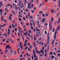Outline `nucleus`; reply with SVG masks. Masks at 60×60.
<instances>
[{
    "label": "nucleus",
    "mask_w": 60,
    "mask_h": 60,
    "mask_svg": "<svg viewBox=\"0 0 60 60\" xmlns=\"http://www.w3.org/2000/svg\"><path fill=\"white\" fill-rule=\"evenodd\" d=\"M49 33H48L47 34V39L48 40L47 41V45H49V36L50 35Z\"/></svg>",
    "instance_id": "f257e3e1"
},
{
    "label": "nucleus",
    "mask_w": 60,
    "mask_h": 60,
    "mask_svg": "<svg viewBox=\"0 0 60 60\" xmlns=\"http://www.w3.org/2000/svg\"><path fill=\"white\" fill-rule=\"evenodd\" d=\"M57 30H56L54 33V40L55 41L56 40V34H57Z\"/></svg>",
    "instance_id": "f03ea898"
},
{
    "label": "nucleus",
    "mask_w": 60,
    "mask_h": 60,
    "mask_svg": "<svg viewBox=\"0 0 60 60\" xmlns=\"http://www.w3.org/2000/svg\"><path fill=\"white\" fill-rule=\"evenodd\" d=\"M31 6V4L29 2L28 4V9H29L30 8H32V7H30Z\"/></svg>",
    "instance_id": "7ed1b4c3"
},
{
    "label": "nucleus",
    "mask_w": 60,
    "mask_h": 60,
    "mask_svg": "<svg viewBox=\"0 0 60 60\" xmlns=\"http://www.w3.org/2000/svg\"><path fill=\"white\" fill-rule=\"evenodd\" d=\"M52 23V22H51V21H50L49 22V26L51 28H52V26H51V24Z\"/></svg>",
    "instance_id": "20e7f679"
},
{
    "label": "nucleus",
    "mask_w": 60,
    "mask_h": 60,
    "mask_svg": "<svg viewBox=\"0 0 60 60\" xmlns=\"http://www.w3.org/2000/svg\"><path fill=\"white\" fill-rule=\"evenodd\" d=\"M42 21H41L42 23H43L45 21V20H46V19L45 18H44L43 19H42Z\"/></svg>",
    "instance_id": "39448f33"
},
{
    "label": "nucleus",
    "mask_w": 60,
    "mask_h": 60,
    "mask_svg": "<svg viewBox=\"0 0 60 60\" xmlns=\"http://www.w3.org/2000/svg\"><path fill=\"white\" fill-rule=\"evenodd\" d=\"M36 53H38V54H41V53L39 51L37 50L36 51Z\"/></svg>",
    "instance_id": "423d86ee"
},
{
    "label": "nucleus",
    "mask_w": 60,
    "mask_h": 60,
    "mask_svg": "<svg viewBox=\"0 0 60 60\" xmlns=\"http://www.w3.org/2000/svg\"><path fill=\"white\" fill-rule=\"evenodd\" d=\"M10 46V45H7L6 47V49H7L8 48V49L9 47Z\"/></svg>",
    "instance_id": "0eeeda50"
},
{
    "label": "nucleus",
    "mask_w": 60,
    "mask_h": 60,
    "mask_svg": "<svg viewBox=\"0 0 60 60\" xmlns=\"http://www.w3.org/2000/svg\"><path fill=\"white\" fill-rule=\"evenodd\" d=\"M58 3L59 4V7H60V0L58 1Z\"/></svg>",
    "instance_id": "6e6552de"
},
{
    "label": "nucleus",
    "mask_w": 60,
    "mask_h": 60,
    "mask_svg": "<svg viewBox=\"0 0 60 60\" xmlns=\"http://www.w3.org/2000/svg\"><path fill=\"white\" fill-rule=\"evenodd\" d=\"M59 27H60V26L59 25L57 27V31H58V30H59Z\"/></svg>",
    "instance_id": "1a4fd4ad"
},
{
    "label": "nucleus",
    "mask_w": 60,
    "mask_h": 60,
    "mask_svg": "<svg viewBox=\"0 0 60 60\" xmlns=\"http://www.w3.org/2000/svg\"><path fill=\"white\" fill-rule=\"evenodd\" d=\"M60 13L59 12L58 13L57 15V17H58L59 15V14H60Z\"/></svg>",
    "instance_id": "9d476101"
},
{
    "label": "nucleus",
    "mask_w": 60,
    "mask_h": 60,
    "mask_svg": "<svg viewBox=\"0 0 60 60\" xmlns=\"http://www.w3.org/2000/svg\"><path fill=\"white\" fill-rule=\"evenodd\" d=\"M54 11V10L53 9H52L51 10V13H53V11Z\"/></svg>",
    "instance_id": "9b49d317"
},
{
    "label": "nucleus",
    "mask_w": 60,
    "mask_h": 60,
    "mask_svg": "<svg viewBox=\"0 0 60 60\" xmlns=\"http://www.w3.org/2000/svg\"><path fill=\"white\" fill-rule=\"evenodd\" d=\"M38 35H40L41 34V32H39V31H38Z\"/></svg>",
    "instance_id": "f8f14e48"
},
{
    "label": "nucleus",
    "mask_w": 60,
    "mask_h": 60,
    "mask_svg": "<svg viewBox=\"0 0 60 60\" xmlns=\"http://www.w3.org/2000/svg\"><path fill=\"white\" fill-rule=\"evenodd\" d=\"M33 44L34 45V47H35L36 45H35V42H33Z\"/></svg>",
    "instance_id": "ddd939ff"
},
{
    "label": "nucleus",
    "mask_w": 60,
    "mask_h": 60,
    "mask_svg": "<svg viewBox=\"0 0 60 60\" xmlns=\"http://www.w3.org/2000/svg\"><path fill=\"white\" fill-rule=\"evenodd\" d=\"M33 54H35V51H34V50H33Z\"/></svg>",
    "instance_id": "4468645a"
},
{
    "label": "nucleus",
    "mask_w": 60,
    "mask_h": 60,
    "mask_svg": "<svg viewBox=\"0 0 60 60\" xmlns=\"http://www.w3.org/2000/svg\"><path fill=\"white\" fill-rule=\"evenodd\" d=\"M55 31V28H53V29L52 30V32H54Z\"/></svg>",
    "instance_id": "2eb2a0df"
},
{
    "label": "nucleus",
    "mask_w": 60,
    "mask_h": 60,
    "mask_svg": "<svg viewBox=\"0 0 60 60\" xmlns=\"http://www.w3.org/2000/svg\"><path fill=\"white\" fill-rule=\"evenodd\" d=\"M33 26H34V24H35V23L34 22V21H33Z\"/></svg>",
    "instance_id": "dca6fc26"
},
{
    "label": "nucleus",
    "mask_w": 60,
    "mask_h": 60,
    "mask_svg": "<svg viewBox=\"0 0 60 60\" xmlns=\"http://www.w3.org/2000/svg\"><path fill=\"white\" fill-rule=\"evenodd\" d=\"M54 40H53L52 42V45H53L54 44Z\"/></svg>",
    "instance_id": "f3484780"
},
{
    "label": "nucleus",
    "mask_w": 60,
    "mask_h": 60,
    "mask_svg": "<svg viewBox=\"0 0 60 60\" xmlns=\"http://www.w3.org/2000/svg\"><path fill=\"white\" fill-rule=\"evenodd\" d=\"M4 35L5 36H6V37H7V35L6 34V33H4Z\"/></svg>",
    "instance_id": "a211bd4d"
},
{
    "label": "nucleus",
    "mask_w": 60,
    "mask_h": 60,
    "mask_svg": "<svg viewBox=\"0 0 60 60\" xmlns=\"http://www.w3.org/2000/svg\"><path fill=\"white\" fill-rule=\"evenodd\" d=\"M15 7L16 10H18V8H17V6H15Z\"/></svg>",
    "instance_id": "6ab92c4d"
},
{
    "label": "nucleus",
    "mask_w": 60,
    "mask_h": 60,
    "mask_svg": "<svg viewBox=\"0 0 60 60\" xmlns=\"http://www.w3.org/2000/svg\"><path fill=\"white\" fill-rule=\"evenodd\" d=\"M26 43H24V46L25 47L26 46Z\"/></svg>",
    "instance_id": "aec40b11"
},
{
    "label": "nucleus",
    "mask_w": 60,
    "mask_h": 60,
    "mask_svg": "<svg viewBox=\"0 0 60 60\" xmlns=\"http://www.w3.org/2000/svg\"><path fill=\"white\" fill-rule=\"evenodd\" d=\"M28 49V48H27V46H26V48H25V49L24 50H25L26 49Z\"/></svg>",
    "instance_id": "412c9836"
},
{
    "label": "nucleus",
    "mask_w": 60,
    "mask_h": 60,
    "mask_svg": "<svg viewBox=\"0 0 60 60\" xmlns=\"http://www.w3.org/2000/svg\"><path fill=\"white\" fill-rule=\"evenodd\" d=\"M30 26H32V23H30Z\"/></svg>",
    "instance_id": "4be33fe9"
},
{
    "label": "nucleus",
    "mask_w": 60,
    "mask_h": 60,
    "mask_svg": "<svg viewBox=\"0 0 60 60\" xmlns=\"http://www.w3.org/2000/svg\"><path fill=\"white\" fill-rule=\"evenodd\" d=\"M26 39H29V40H30V38L28 37H26Z\"/></svg>",
    "instance_id": "5701e85b"
},
{
    "label": "nucleus",
    "mask_w": 60,
    "mask_h": 60,
    "mask_svg": "<svg viewBox=\"0 0 60 60\" xmlns=\"http://www.w3.org/2000/svg\"><path fill=\"white\" fill-rule=\"evenodd\" d=\"M0 27H4L3 25H0Z\"/></svg>",
    "instance_id": "b1692460"
},
{
    "label": "nucleus",
    "mask_w": 60,
    "mask_h": 60,
    "mask_svg": "<svg viewBox=\"0 0 60 60\" xmlns=\"http://www.w3.org/2000/svg\"><path fill=\"white\" fill-rule=\"evenodd\" d=\"M51 20L52 21H53V17H52L51 19Z\"/></svg>",
    "instance_id": "393cba45"
},
{
    "label": "nucleus",
    "mask_w": 60,
    "mask_h": 60,
    "mask_svg": "<svg viewBox=\"0 0 60 60\" xmlns=\"http://www.w3.org/2000/svg\"><path fill=\"white\" fill-rule=\"evenodd\" d=\"M28 15L29 18V16H30V14L29 13H28Z\"/></svg>",
    "instance_id": "a878e982"
},
{
    "label": "nucleus",
    "mask_w": 60,
    "mask_h": 60,
    "mask_svg": "<svg viewBox=\"0 0 60 60\" xmlns=\"http://www.w3.org/2000/svg\"><path fill=\"white\" fill-rule=\"evenodd\" d=\"M4 22H6V23H7V21H6V20L5 19H4Z\"/></svg>",
    "instance_id": "bb28decb"
},
{
    "label": "nucleus",
    "mask_w": 60,
    "mask_h": 60,
    "mask_svg": "<svg viewBox=\"0 0 60 60\" xmlns=\"http://www.w3.org/2000/svg\"><path fill=\"white\" fill-rule=\"evenodd\" d=\"M6 42L7 43H9V41L8 40H7V41H6Z\"/></svg>",
    "instance_id": "cd10ccee"
},
{
    "label": "nucleus",
    "mask_w": 60,
    "mask_h": 60,
    "mask_svg": "<svg viewBox=\"0 0 60 60\" xmlns=\"http://www.w3.org/2000/svg\"><path fill=\"white\" fill-rule=\"evenodd\" d=\"M35 49L36 50H37V47H35Z\"/></svg>",
    "instance_id": "c85d7f7f"
},
{
    "label": "nucleus",
    "mask_w": 60,
    "mask_h": 60,
    "mask_svg": "<svg viewBox=\"0 0 60 60\" xmlns=\"http://www.w3.org/2000/svg\"><path fill=\"white\" fill-rule=\"evenodd\" d=\"M39 13H41V14H42V13H43V12H42V11H40L39 12Z\"/></svg>",
    "instance_id": "c756f323"
},
{
    "label": "nucleus",
    "mask_w": 60,
    "mask_h": 60,
    "mask_svg": "<svg viewBox=\"0 0 60 60\" xmlns=\"http://www.w3.org/2000/svg\"><path fill=\"white\" fill-rule=\"evenodd\" d=\"M15 55H16V54H17V52L16 51H15Z\"/></svg>",
    "instance_id": "7c9ffc66"
},
{
    "label": "nucleus",
    "mask_w": 60,
    "mask_h": 60,
    "mask_svg": "<svg viewBox=\"0 0 60 60\" xmlns=\"http://www.w3.org/2000/svg\"><path fill=\"white\" fill-rule=\"evenodd\" d=\"M11 28V25H10L9 26V28Z\"/></svg>",
    "instance_id": "2f4dec72"
},
{
    "label": "nucleus",
    "mask_w": 60,
    "mask_h": 60,
    "mask_svg": "<svg viewBox=\"0 0 60 60\" xmlns=\"http://www.w3.org/2000/svg\"><path fill=\"white\" fill-rule=\"evenodd\" d=\"M12 12L13 13L14 15H15V13H14V11H12Z\"/></svg>",
    "instance_id": "473e14b6"
},
{
    "label": "nucleus",
    "mask_w": 60,
    "mask_h": 60,
    "mask_svg": "<svg viewBox=\"0 0 60 60\" xmlns=\"http://www.w3.org/2000/svg\"><path fill=\"white\" fill-rule=\"evenodd\" d=\"M52 58V59H53L54 58V56H51V57Z\"/></svg>",
    "instance_id": "72a5a7b5"
},
{
    "label": "nucleus",
    "mask_w": 60,
    "mask_h": 60,
    "mask_svg": "<svg viewBox=\"0 0 60 60\" xmlns=\"http://www.w3.org/2000/svg\"><path fill=\"white\" fill-rule=\"evenodd\" d=\"M47 53H46L44 55V56H45V57H46V56H47Z\"/></svg>",
    "instance_id": "f704fd0d"
},
{
    "label": "nucleus",
    "mask_w": 60,
    "mask_h": 60,
    "mask_svg": "<svg viewBox=\"0 0 60 60\" xmlns=\"http://www.w3.org/2000/svg\"><path fill=\"white\" fill-rule=\"evenodd\" d=\"M9 49H12V48H11V47H8Z\"/></svg>",
    "instance_id": "c9c22d12"
},
{
    "label": "nucleus",
    "mask_w": 60,
    "mask_h": 60,
    "mask_svg": "<svg viewBox=\"0 0 60 60\" xmlns=\"http://www.w3.org/2000/svg\"><path fill=\"white\" fill-rule=\"evenodd\" d=\"M0 11L1 12H3V11H2V9H0Z\"/></svg>",
    "instance_id": "e433bc0d"
},
{
    "label": "nucleus",
    "mask_w": 60,
    "mask_h": 60,
    "mask_svg": "<svg viewBox=\"0 0 60 60\" xmlns=\"http://www.w3.org/2000/svg\"><path fill=\"white\" fill-rule=\"evenodd\" d=\"M49 55H53V53L52 52H51L50 53Z\"/></svg>",
    "instance_id": "4c0bfd02"
},
{
    "label": "nucleus",
    "mask_w": 60,
    "mask_h": 60,
    "mask_svg": "<svg viewBox=\"0 0 60 60\" xmlns=\"http://www.w3.org/2000/svg\"><path fill=\"white\" fill-rule=\"evenodd\" d=\"M42 15L43 16V17H45V15L44 14H42Z\"/></svg>",
    "instance_id": "58836bf2"
},
{
    "label": "nucleus",
    "mask_w": 60,
    "mask_h": 60,
    "mask_svg": "<svg viewBox=\"0 0 60 60\" xmlns=\"http://www.w3.org/2000/svg\"><path fill=\"white\" fill-rule=\"evenodd\" d=\"M53 53L54 55H55V56H56V53H55V52H53Z\"/></svg>",
    "instance_id": "ea45409f"
},
{
    "label": "nucleus",
    "mask_w": 60,
    "mask_h": 60,
    "mask_svg": "<svg viewBox=\"0 0 60 60\" xmlns=\"http://www.w3.org/2000/svg\"><path fill=\"white\" fill-rule=\"evenodd\" d=\"M19 33H20V35L22 36V34H21V33H20V31H19Z\"/></svg>",
    "instance_id": "a19ab883"
},
{
    "label": "nucleus",
    "mask_w": 60,
    "mask_h": 60,
    "mask_svg": "<svg viewBox=\"0 0 60 60\" xmlns=\"http://www.w3.org/2000/svg\"><path fill=\"white\" fill-rule=\"evenodd\" d=\"M31 28L32 30H33V29H34V28H33V27L32 26H31Z\"/></svg>",
    "instance_id": "79ce46f5"
},
{
    "label": "nucleus",
    "mask_w": 60,
    "mask_h": 60,
    "mask_svg": "<svg viewBox=\"0 0 60 60\" xmlns=\"http://www.w3.org/2000/svg\"><path fill=\"white\" fill-rule=\"evenodd\" d=\"M45 15H46V16H47V17H48V16H49V15L47 14H45Z\"/></svg>",
    "instance_id": "37998d69"
},
{
    "label": "nucleus",
    "mask_w": 60,
    "mask_h": 60,
    "mask_svg": "<svg viewBox=\"0 0 60 60\" xmlns=\"http://www.w3.org/2000/svg\"><path fill=\"white\" fill-rule=\"evenodd\" d=\"M45 53H46L47 52V50H45Z\"/></svg>",
    "instance_id": "c03bdc74"
},
{
    "label": "nucleus",
    "mask_w": 60,
    "mask_h": 60,
    "mask_svg": "<svg viewBox=\"0 0 60 60\" xmlns=\"http://www.w3.org/2000/svg\"><path fill=\"white\" fill-rule=\"evenodd\" d=\"M35 55V54H34V58L35 57V56H36Z\"/></svg>",
    "instance_id": "a18cd8bd"
},
{
    "label": "nucleus",
    "mask_w": 60,
    "mask_h": 60,
    "mask_svg": "<svg viewBox=\"0 0 60 60\" xmlns=\"http://www.w3.org/2000/svg\"><path fill=\"white\" fill-rule=\"evenodd\" d=\"M26 19H27V15H26Z\"/></svg>",
    "instance_id": "49530a36"
},
{
    "label": "nucleus",
    "mask_w": 60,
    "mask_h": 60,
    "mask_svg": "<svg viewBox=\"0 0 60 60\" xmlns=\"http://www.w3.org/2000/svg\"><path fill=\"white\" fill-rule=\"evenodd\" d=\"M29 32L30 33H31V31H30V30H29Z\"/></svg>",
    "instance_id": "de8ad7c7"
},
{
    "label": "nucleus",
    "mask_w": 60,
    "mask_h": 60,
    "mask_svg": "<svg viewBox=\"0 0 60 60\" xmlns=\"http://www.w3.org/2000/svg\"><path fill=\"white\" fill-rule=\"evenodd\" d=\"M2 5H3V4H2L1 5H0V9L1 8V7L2 6Z\"/></svg>",
    "instance_id": "09e8293b"
},
{
    "label": "nucleus",
    "mask_w": 60,
    "mask_h": 60,
    "mask_svg": "<svg viewBox=\"0 0 60 60\" xmlns=\"http://www.w3.org/2000/svg\"><path fill=\"white\" fill-rule=\"evenodd\" d=\"M23 34L25 35H27V34L26 33H24Z\"/></svg>",
    "instance_id": "8fccbe9b"
},
{
    "label": "nucleus",
    "mask_w": 60,
    "mask_h": 60,
    "mask_svg": "<svg viewBox=\"0 0 60 60\" xmlns=\"http://www.w3.org/2000/svg\"><path fill=\"white\" fill-rule=\"evenodd\" d=\"M18 35L19 36H20V35H19V33H18Z\"/></svg>",
    "instance_id": "3c124183"
},
{
    "label": "nucleus",
    "mask_w": 60,
    "mask_h": 60,
    "mask_svg": "<svg viewBox=\"0 0 60 60\" xmlns=\"http://www.w3.org/2000/svg\"><path fill=\"white\" fill-rule=\"evenodd\" d=\"M8 6H11V5L10 4H8Z\"/></svg>",
    "instance_id": "603ef678"
},
{
    "label": "nucleus",
    "mask_w": 60,
    "mask_h": 60,
    "mask_svg": "<svg viewBox=\"0 0 60 60\" xmlns=\"http://www.w3.org/2000/svg\"><path fill=\"white\" fill-rule=\"evenodd\" d=\"M27 41H28V40H26L25 41L24 43H26V42H27Z\"/></svg>",
    "instance_id": "864d4df0"
},
{
    "label": "nucleus",
    "mask_w": 60,
    "mask_h": 60,
    "mask_svg": "<svg viewBox=\"0 0 60 60\" xmlns=\"http://www.w3.org/2000/svg\"><path fill=\"white\" fill-rule=\"evenodd\" d=\"M15 31H17V28H15Z\"/></svg>",
    "instance_id": "5fc2aeb1"
},
{
    "label": "nucleus",
    "mask_w": 60,
    "mask_h": 60,
    "mask_svg": "<svg viewBox=\"0 0 60 60\" xmlns=\"http://www.w3.org/2000/svg\"><path fill=\"white\" fill-rule=\"evenodd\" d=\"M10 31H11V30H10L9 29H8V32H10Z\"/></svg>",
    "instance_id": "6e6d98bb"
},
{
    "label": "nucleus",
    "mask_w": 60,
    "mask_h": 60,
    "mask_svg": "<svg viewBox=\"0 0 60 60\" xmlns=\"http://www.w3.org/2000/svg\"><path fill=\"white\" fill-rule=\"evenodd\" d=\"M34 39L35 40V41H36V37H34Z\"/></svg>",
    "instance_id": "4d7b16f0"
},
{
    "label": "nucleus",
    "mask_w": 60,
    "mask_h": 60,
    "mask_svg": "<svg viewBox=\"0 0 60 60\" xmlns=\"http://www.w3.org/2000/svg\"><path fill=\"white\" fill-rule=\"evenodd\" d=\"M43 51V50H40V52H42Z\"/></svg>",
    "instance_id": "13d9d810"
},
{
    "label": "nucleus",
    "mask_w": 60,
    "mask_h": 60,
    "mask_svg": "<svg viewBox=\"0 0 60 60\" xmlns=\"http://www.w3.org/2000/svg\"><path fill=\"white\" fill-rule=\"evenodd\" d=\"M47 31H45V34H47Z\"/></svg>",
    "instance_id": "bf43d9fd"
},
{
    "label": "nucleus",
    "mask_w": 60,
    "mask_h": 60,
    "mask_svg": "<svg viewBox=\"0 0 60 60\" xmlns=\"http://www.w3.org/2000/svg\"><path fill=\"white\" fill-rule=\"evenodd\" d=\"M17 41H20V39H19V38L18 39Z\"/></svg>",
    "instance_id": "052dcab7"
},
{
    "label": "nucleus",
    "mask_w": 60,
    "mask_h": 60,
    "mask_svg": "<svg viewBox=\"0 0 60 60\" xmlns=\"http://www.w3.org/2000/svg\"><path fill=\"white\" fill-rule=\"evenodd\" d=\"M7 51H8V50H7V49L5 51L6 53H7Z\"/></svg>",
    "instance_id": "680f3d73"
},
{
    "label": "nucleus",
    "mask_w": 60,
    "mask_h": 60,
    "mask_svg": "<svg viewBox=\"0 0 60 60\" xmlns=\"http://www.w3.org/2000/svg\"><path fill=\"white\" fill-rule=\"evenodd\" d=\"M45 2L46 3V2H48V0H45Z\"/></svg>",
    "instance_id": "e2e57ef3"
},
{
    "label": "nucleus",
    "mask_w": 60,
    "mask_h": 60,
    "mask_svg": "<svg viewBox=\"0 0 60 60\" xmlns=\"http://www.w3.org/2000/svg\"><path fill=\"white\" fill-rule=\"evenodd\" d=\"M1 55H3V52H2L1 53Z\"/></svg>",
    "instance_id": "0e129e2a"
},
{
    "label": "nucleus",
    "mask_w": 60,
    "mask_h": 60,
    "mask_svg": "<svg viewBox=\"0 0 60 60\" xmlns=\"http://www.w3.org/2000/svg\"><path fill=\"white\" fill-rule=\"evenodd\" d=\"M35 58H36V59H38L37 56H36L35 57Z\"/></svg>",
    "instance_id": "69168bd1"
},
{
    "label": "nucleus",
    "mask_w": 60,
    "mask_h": 60,
    "mask_svg": "<svg viewBox=\"0 0 60 60\" xmlns=\"http://www.w3.org/2000/svg\"><path fill=\"white\" fill-rule=\"evenodd\" d=\"M37 4L38 3V0H37Z\"/></svg>",
    "instance_id": "338daca9"
},
{
    "label": "nucleus",
    "mask_w": 60,
    "mask_h": 60,
    "mask_svg": "<svg viewBox=\"0 0 60 60\" xmlns=\"http://www.w3.org/2000/svg\"><path fill=\"white\" fill-rule=\"evenodd\" d=\"M45 25H48V23H46L45 24Z\"/></svg>",
    "instance_id": "774afa93"
}]
</instances>
